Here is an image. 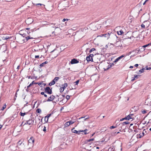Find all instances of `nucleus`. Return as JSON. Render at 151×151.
Masks as SVG:
<instances>
[{"mask_svg":"<svg viewBox=\"0 0 151 151\" xmlns=\"http://www.w3.org/2000/svg\"><path fill=\"white\" fill-rule=\"evenodd\" d=\"M111 34H113L111 33V32H108L106 34L103 35L102 36L104 37L107 38V39H108V38L109 37L110 35H111Z\"/></svg>","mask_w":151,"mask_h":151,"instance_id":"nucleus-8","label":"nucleus"},{"mask_svg":"<svg viewBox=\"0 0 151 151\" xmlns=\"http://www.w3.org/2000/svg\"><path fill=\"white\" fill-rule=\"evenodd\" d=\"M140 75H134V78L136 79H137L138 78V76H140Z\"/></svg>","mask_w":151,"mask_h":151,"instance_id":"nucleus-27","label":"nucleus"},{"mask_svg":"<svg viewBox=\"0 0 151 151\" xmlns=\"http://www.w3.org/2000/svg\"><path fill=\"white\" fill-rule=\"evenodd\" d=\"M144 24L146 25V27H147L149 26L150 24V23L149 22V21H145V22H144Z\"/></svg>","mask_w":151,"mask_h":151,"instance_id":"nucleus-18","label":"nucleus"},{"mask_svg":"<svg viewBox=\"0 0 151 151\" xmlns=\"http://www.w3.org/2000/svg\"><path fill=\"white\" fill-rule=\"evenodd\" d=\"M142 114H146L147 113L146 110H142Z\"/></svg>","mask_w":151,"mask_h":151,"instance_id":"nucleus-36","label":"nucleus"},{"mask_svg":"<svg viewBox=\"0 0 151 151\" xmlns=\"http://www.w3.org/2000/svg\"><path fill=\"white\" fill-rule=\"evenodd\" d=\"M70 124H69V122H66V123H65L64 124V126L65 127H68L70 125Z\"/></svg>","mask_w":151,"mask_h":151,"instance_id":"nucleus-21","label":"nucleus"},{"mask_svg":"<svg viewBox=\"0 0 151 151\" xmlns=\"http://www.w3.org/2000/svg\"><path fill=\"white\" fill-rule=\"evenodd\" d=\"M34 141V140L33 139V138L31 137L28 141V145H30L32 146L33 145Z\"/></svg>","mask_w":151,"mask_h":151,"instance_id":"nucleus-4","label":"nucleus"},{"mask_svg":"<svg viewBox=\"0 0 151 151\" xmlns=\"http://www.w3.org/2000/svg\"><path fill=\"white\" fill-rule=\"evenodd\" d=\"M43 131L45 132H46V129L45 126H44V128L43 129Z\"/></svg>","mask_w":151,"mask_h":151,"instance_id":"nucleus-45","label":"nucleus"},{"mask_svg":"<svg viewBox=\"0 0 151 151\" xmlns=\"http://www.w3.org/2000/svg\"><path fill=\"white\" fill-rule=\"evenodd\" d=\"M133 114H130L126 116L125 118L121 119L120 121H122L124 120H129L130 119H132V117L133 116Z\"/></svg>","mask_w":151,"mask_h":151,"instance_id":"nucleus-1","label":"nucleus"},{"mask_svg":"<svg viewBox=\"0 0 151 151\" xmlns=\"http://www.w3.org/2000/svg\"><path fill=\"white\" fill-rule=\"evenodd\" d=\"M86 60L88 62H89L91 61H93V58L91 57H90L89 55L88 56H87L86 58Z\"/></svg>","mask_w":151,"mask_h":151,"instance_id":"nucleus-13","label":"nucleus"},{"mask_svg":"<svg viewBox=\"0 0 151 151\" xmlns=\"http://www.w3.org/2000/svg\"><path fill=\"white\" fill-rule=\"evenodd\" d=\"M137 137L139 138H140L142 137H143V134H142L141 133H140L139 134V135H137Z\"/></svg>","mask_w":151,"mask_h":151,"instance_id":"nucleus-24","label":"nucleus"},{"mask_svg":"<svg viewBox=\"0 0 151 151\" xmlns=\"http://www.w3.org/2000/svg\"><path fill=\"white\" fill-rule=\"evenodd\" d=\"M60 93H62V92H63V91H64L63 90V89H62V88L61 87V88H60Z\"/></svg>","mask_w":151,"mask_h":151,"instance_id":"nucleus-44","label":"nucleus"},{"mask_svg":"<svg viewBox=\"0 0 151 151\" xmlns=\"http://www.w3.org/2000/svg\"><path fill=\"white\" fill-rule=\"evenodd\" d=\"M6 104H5L2 107L1 109V110H3L4 109L6 108Z\"/></svg>","mask_w":151,"mask_h":151,"instance_id":"nucleus-35","label":"nucleus"},{"mask_svg":"<svg viewBox=\"0 0 151 151\" xmlns=\"http://www.w3.org/2000/svg\"><path fill=\"white\" fill-rule=\"evenodd\" d=\"M68 122H69V124H70V125L72 124H73L74 123V122H72L71 121H68Z\"/></svg>","mask_w":151,"mask_h":151,"instance_id":"nucleus-41","label":"nucleus"},{"mask_svg":"<svg viewBox=\"0 0 151 151\" xmlns=\"http://www.w3.org/2000/svg\"><path fill=\"white\" fill-rule=\"evenodd\" d=\"M79 80H78L76 82H74V83H75V86H76V85L77 86V85L79 83Z\"/></svg>","mask_w":151,"mask_h":151,"instance_id":"nucleus-25","label":"nucleus"},{"mask_svg":"<svg viewBox=\"0 0 151 151\" xmlns=\"http://www.w3.org/2000/svg\"><path fill=\"white\" fill-rule=\"evenodd\" d=\"M0 38L2 40H7L8 39H9V37L5 35H1L0 36Z\"/></svg>","mask_w":151,"mask_h":151,"instance_id":"nucleus-7","label":"nucleus"},{"mask_svg":"<svg viewBox=\"0 0 151 151\" xmlns=\"http://www.w3.org/2000/svg\"><path fill=\"white\" fill-rule=\"evenodd\" d=\"M129 123V122L128 121L124 122L119 124V126L120 125L121 126L123 125H124L125 124H128Z\"/></svg>","mask_w":151,"mask_h":151,"instance_id":"nucleus-16","label":"nucleus"},{"mask_svg":"<svg viewBox=\"0 0 151 151\" xmlns=\"http://www.w3.org/2000/svg\"><path fill=\"white\" fill-rule=\"evenodd\" d=\"M26 114V113H22V112H20V114L21 116H24Z\"/></svg>","mask_w":151,"mask_h":151,"instance_id":"nucleus-26","label":"nucleus"},{"mask_svg":"<svg viewBox=\"0 0 151 151\" xmlns=\"http://www.w3.org/2000/svg\"><path fill=\"white\" fill-rule=\"evenodd\" d=\"M136 50L137 51V52H140V51L141 52V50H140V48H139L138 49H137Z\"/></svg>","mask_w":151,"mask_h":151,"instance_id":"nucleus-51","label":"nucleus"},{"mask_svg":"<svg viewBox=\"0 0 151 151\" xmlns=\"http://www.w3.org/2000/svg\"><path fill=\"white\" fill-rule=\"evenodd\" d=\"M45 92H41L40 93H41V95H44L45 94Z\"/></svg>","mask_w":151,"mask_h":151,"instance_id":"nucleus-53","label":"nucleus"},{"mask_svg":"<svg viewBox=\"0 0 151 151\" xmlns=\"http://www.w3.org/2000/svg\"><path fill=\"white\" fill-rule=\"evenodd\" d=\"M124 56L123 55H122L121 56L117 58L113 62L114 63H116L118 62L119 60L123 58Z\"/></svg>","mask_w":151,"mask_h":151,"instance_id":"nucleus-14","label":"nucleus"},{"mask_svg":"<svg viewBox=\"0 0 151 151\" xmlns=\"http://www.w3.org/2000/svg\"><path fill=\"white\" fill-rule=\"evenodd\" d=\"M55 98V97L54 96L51 95L49 97L48 99H47L46 101L48 102L52 101H53Z\"/></svg>","mask_w":151,"mask_h":151,"instance_id":"nucleus-9","label":"nucleus"},{"mask_svg":"<svg viewBox=\"0 0 151 151\" xmlns=\"http://www.w3.org/2000/svg\"><path fill=\"white\" fill-rule=\"evenodd\" d=\"M36 6H41L43 4H35Z\"/></svg>","mask_w":151,"mask_h":151,"instance_id":"nucleus-40","label":"nucleus"},{"mask_svg":"<svg viewBox=\"0 0 151 151\" xmlns=\"http://www.w3.org/2000/svg\"><path fill=\"white\" fill-rule=\"evenodd\" d=\"M45 65L44 63H43L40 65V68H41V67H43Z\"/></svg>","mask_w":151,"mask_h":151,"instance_id":"nucleus-33","label":"nucleus"},{"mask_svg":"<svg viewBox=\"0 0 151 151\" xmlns=\"http://www.w3.org/2000/svg\"><path fill=\"white\" fill-rule=\"evenodd\" d=\"M117 127L116 126H112L111 127H110V128L111 129H114V128H116Z\"/></svg>","mask_w":151,"mask_h":151,"instance_id":"nucleus-38","label":"nucleus"},{"mask_svg":"<svg viewBox=\"0 0 151 151\" xmlns=\"http://www.w3.org/2000/svg\"><path fill=\"white\" fill-rule=\"evenodd\" d=\"M20 35H21L22 36V37H25L26 36V34H24V33L23 34H20Z\"/></svg>","mask_w":151,"mask_h":151,"instance_id":"nucleus-43","label":"nucleus"},{"mask_svg":"<svg viewBox=\"0 0 151 151\" xmlns=\"http://www.w3.org/2000/svg\"><path fill=\"white\" fill-rule=\"evenodd\" d=\"M132 78V79H131V81H134V80H135V79L134 78V77H132L131 78Z\"/></svg>","mask_w":151,"mask_h":151,"instance_id":"nucleus-50","label":"nucleus"},{"mask_svg":"<svg viewBox=\"0 0 151 151\" xmlns=\"http://www.w3.org/2000/svg\"><path fill=\"white\" fill-rule=\"evenodd\" d=\"M37 78V77H35V76H32V78H32V79H35V78Z\"/></svg>","mask_w":151,"mask_h":151,"instance_id":"nucleus-56","label":"nucleus"},{"mask_svg":"<svg viewBox=\"0 0 151 151\" xmlns=\"http://www.w3.org/2000/svg\"><path fill=\"white\" fill-rule=\"evenodd\" d=\"M39 55H35V58H39Z\"/></svg>","mask_w":151,"mask_h":151,"instance_id":"nucleus-54","label":"nucleus"},{"mask_svg":"<svg viewBox=\"0 0 151 151\" xmlns=\"http://www.w3.org/2000/svg\"><path fill=\"white\" fill-rule=\"evenodd\" d=\"M58 79L59 77H56L53 80L54 81L55 83V81H58Z\"/></svg>","mask_w":151,"mask_h":151,"instance_id":"nucleus-22","label":"nucleus"},{"mask_svg":"<svg viewBox=\"0 0 151 151\" xmlns=\"http://www.w3.org/2000/svg\"><path fill=\"white\" fill-rule=\"evenodd\" d=\"M68 19H63L62 21H63V22H65V21H66V20L68 21Z\"/></svg>","mask_w":151,"mask_h":151,"instance_id":"nucleus-49","label":"nucleus"},{"mask_svg":"<svg viewBox=\"0 0 151 151\" xmlns=\"http://www.w3.org/2000/svg\"><path fill=\"white\" fill-rule=\"evenodd\" d=\"M45 93H47L49 94H51L52 93V89H50L49 87H47L45 89Z\"/></svg>","mask_w":151,"mask_h":151,"instance_id":"nucleus-2","label":"nucleus"},{"mask_svg":"<svg viewBox=\"0 0 151 151\" xmlns=\"http://www.w3.org/2000/svg\"><path fill=\"white\" fill-rule=\"evenodd\" d=\"M34 81H33L30 84L27 86V88H29L30 86H32L34 83Z\"/></svg>","mask_w":151,"mask_h":151,"instance_id":"nucleus-28","label":"nucleus"},{"mask_svg":"<svg viewBox=\"0 0 151 151\" xmlns=\"http://www.w3.org/2000/svg\"><path fill=\"white\" fill-rule=\"evenodd\" d=\"M94 140V138H92L91 139H88V140H87V142H90L91 141H93Z\"/></svg>","mask_w":151,"mask_h":151,"instance_id":"nucleus-42","label":"nucleus"},{"mask_svg":"<svg viewBox=\"0 0 151 151\" xmlns=\"http://www.w3.org/2000/svg\"><path fill=\"white\" fill-rule=\"evenodd\" d=\"M139 32L137 31L133 32L132 33V36L134 38H137L139 37Z\"/></svg>","mask_w":151,"mask_h":151,"instance_id":"nucleus-5","label":"nucleus"},{"mask_svg":"<svg viewBox=\"0 0 151 151\" xmlns=\"http://www.w3.org/2000/svg\"><path fill=\"white\" fill-rule=\"evenodd\" d=\"M145 70V68H143L142 69H140V70H139L138 72H136V73L137 74H140L142 73H143L144 71Z\"/></svg>","mask_w":151,"mask_h":151,"instance_id":"nucleus-17","label":"nucleus"},{"mask_svg":"<svg viewBox=\"0 0 151 151\" xmlns=\"http://www.w3.org/2000/svg\"><path fill=\"white\" fill-rule=\"evenodd\" d=\"M34 38L32 37H30V36H27V37H25V39H23V41L24 42H27L29 39H33Z\"/></svg>","mask_w":151,"mask_h":151,"instance_id":"nucleus-12","label":"nucleus"},{"mask_svg":"<svg viewBox=\"0 0 151 151\" xmlns=\"http://www.w3.org/2000/svg\"><path fill=\"white\" fill-rule=\"evenodd\" d=\"M114 64L113 63H111V65H110V67H113V66H114Z\"/></svg>","mask_w":151,"mask_h":151,"instance_id":"nucleus-48","label":"nucleus"},{"mask_svg":"<svg viewBox=\"0 0 151 151\" xmlns=\"http://www.w3.org/2000/svg\"><path fill=\"white\" fill-rule=\"evenodd\" d=\"M44 65H45V64H47L48 63V62L47 61H46L44 62L43 63Z\"/></svg>","mask_w":151,"mask_h":151,"instance_id":"nucleus-55","label":"nucleus"},{"mask_svg":"<svg viewBox=\"0 0 151 151\" xmlns=\"http://www.w3.org/2000/svg\"><path fill=\"white\" fill-rule=\"evenodd\" d=\"M88 129H86L84 130H81V132H86V131H88Z\"/></svg>","mask_w":151,"mask_h":151,"instance_id":"nucleus-46","label":"nucleus"},{"mask_svg":"<svg viewBox=\"0 0 151 151\" xmlns=\"http://www.w3.org/2000/svg\"><path fill=\"white\" fill-rule=\"evenodd\" d=\"M31 77L30 76H27V78H28V79H30V78Z\"/></svg>","mask_w":151,"mask_h":151,"instance_id":"nucleus-60","label":"nucleus"},{"mask_svg":"<svg viewBox=\"0 0 151 151\" xmlns=\"http://www.w3.org/2000/svg\"><path fill=\"white\" fill-rule=\"evenodd\" d=\"M33 22V19L31 18H28L26 20V23L28 24H31Z\"/></svg>","mask_w":151,"mask_h":151,"instance_id":"nucleus-3","label":"nucleus"},{"mask_svg":"<svg viewBox=\"0 0 151 151\" xmlns=\"http://www.w3.org/2000/svg\"><path fill=\"white\" fill-rule=\"evenodd\" d=\"M66 99L67 100H68L70 98V96L68 95H67L66 96Z\"/></svg>","mask_w":151,"mask_h":151,"instance_id":"nucleus-39","label":"nucleus"},{"mask_svg":"<svg viewBox=\"0 0 151 151\" xmlns=\"http://www.w3.org/2000/svg\"><path fill=\"white\" fill-rule=\"evenodd\" d=\"M55 83V82L53 80L52 81H51L50 83L49 84V86H52V85H54Z\"/></svg>","mask_w":151,"mask_h":151,"instance_id":"nucleus-20","label":"nucleus"},{"mask_svg":"<svg viewBox=\"0 0 151 151\" xmlns=\"http://www.w3.org/2000/svg\"><path fill=\"white\" fill-rule=\"evenodd\" d=\"M52 113L48 114L45 117V121L46 122H47L48 121V118L51 115Z\"/></svg>","mask_w":151,"mask_h":151,"instance_id":"nucleus-15","label":"nucleus"},{"mask_svg":"<svg viewBox=\"0 0 151 151\" xmlns=\"http://www.w3.org/2000/svg\"><path fill=\"white\" fill-rule=\"evenodd\" d=\"M117 33L119 35H122L124 33V32L121 29L119 31H117Z\"/></svg>","mask_w":151,"mask_h":151,"instance_id":"nucleus-19","label":"nucleus"},{"mask_svg":"<svg viewBox=\"0 0 151 151\" xmlns=\"http://www.w3.org/2000/svg\"><path fill=\"white\" fill-rule=\"evenodd\" d=\"M138 65H138V64H135V65H134V66H135V67H138Z\"/></svg>","mask_w":151,"mask_h":151,"instance_id":"nucleus-58","label":"nucleus"},{"mask_svg":"<svg viewBox=\"0 0 151 151\" xmlns=\"http://www.w3.org/2000/svg\"><path fill=\"white\" fill-rule=\"evenodd\" d=\"M146 68H145V70H149L150 69H151V67H145Z\"/></svg>","mask_w":151,"mask_h":151,"instance_id":"nucleus-37","label":"nucleus"},{"mask_svg":"<svg viewBox=\"0 0 151 151\" xmlns=\"http://www.w3.org/2000/svg\"><path fill=\"white\" fill-rule=\"evenodd\" d=\"M34 119H29L27 121V123L29 125H30L31 124H33L34 123Z\"/></svg>","mask_w":151,"mask_h":151,"instance_id":"nucleus-10","label":"nucleus"},{"mask_svg":"<svg viewBox=\"0 0 151 151\" xmlns=\"http://www.w3.org/2000/svg\"><path fill=\"white\" fill-rule=\"evenodd\" d=\"M61 88H62V89H63V90H64L66 88V87H64V86H63V87Z\"/></svg>","mask_w":151,"mask_h":151,"instance_id":"nucleus-59","label":"nucleus"},{"mask_svg":"<svg viewBox=\"0 0 151 151\" xmlns=\"http://www.w3.org/2000/svg\"><path fill=\"white\" fill-rule=\"evenodd\" d=\"M149 44H147V45H143V46H142V47H143V49L142 50H145V49H144V48L146 47H147V46H148V45H149Z\"/></svg>","mask_w":151,"mask_h":151,"instance_id":"nucleus-29","label":"nucleus"},{"mask_svg":"<svg viewBox=\"0 0 151 151\" xmlns=\"http://www.w3.org/2000/svg\"><path fill=\"white\" fill-rule=\"evenodd\" d=\"M22 143V142L21 141V140L19 141L17 143L18 145H21V144Z\"/></svg>","mask_w":151,"mask_h":151,"instance_id":"nucleus-34","label":"nucleus"},{"mask_svg":"<svg viewBox=\"0 0 151 151\" xmlns=\"http://www.w3.org/2000/svg\"><path fill=\"white\" fill-rule=\"evenodd\" d=\"M86 117V116H84V117H81V118H79V119H82V118H84L85 117Z\"/></svg>","mask_w":151,"mask_h":151,"instance_id":"nucleus-57","label":"nucleus"},{"mask_svg":"<svg viewBox=\"0 0 151 151\" xmlns=\"http://www.w3.org/2000/svg\"><path fill=\"white\" fill-rule=\"evenodd\" d=\"M36 112L38 113H40L41 112V110L40 109H37Z\"/></svg>","mask_w":151,"mask_h":151,"instance_id":"nucleus-23","label":"nucleus"},{"mask_svg":"<svg viewBox=\"0 0 151 151\" xmlns=\"http://www.w3.org/2000/svg\"><path fill=\"white\" fill-rule=\"evenodd\" d=\"M141 27L142 28H145L146 27V25L144 24V23L143 24H142L141 25Z\"/></svg>","mask_w":151,"mask_h":151,"instance_id":"nucleus-32","label":"nucleus"},{"mask_svg":"<svg viewBox=\"0 0 151 151\" xmlns=\"http://www.w3.org/2000/svg\"><path fill=\"white\" fill-rule=\"evenodd\" d=\"M2 125H0V129L2 128Z\"/></svg>","mask_w":151,"mask_h":151,"instance_id":"nucleus-62","label":"nucleus"},{"mask_svg":"<svg viewBox=\"0 0 151 151\" xmlns=\"http://www.w3.org/2000/svg\"><path fill=\"white\" fill-rule=\"evenodd\" d=\"M74 128L72 129H71V131L73 133H74L76 134H79L80 133V132H81V130H80L79 131H77L76 130H74Z\"/></svg>","mask_w":151,"mask_h":151,"instance_id":"nucleus-11","label":"nucleus"},{"mask_svg":"<svg viewBox=\"0 0 151 151\" xmlns=\"http://www.w3.org/2000/svg\"><path fill=\"white\" fill-rule=\"evenodd\" d=\"M78 63L79 61L75 58L72 59L70 62V63L71 64H76Z\"/></svg>","mask_w":151,"mask_h":151,"instance_id":"nucleus-6","label":"nucleus"},{"mask_svg":"<svg viewBox=\"0 0 151 151\" xmlns=\"http://www.w3.org/2000/svg\"><path fill=\"white\" fill-rule=\"evenodd\" d=\"M34 83L35 84H38V85L40 86L41 87H42V86H40L41 85V84H42V83Z\"/></svg>","mask_w":151,"mask_h":151,"instance_id":"nucleus-47","label":"nucleus"},{"mask_svg":"<svg viewBox=\"0 0 151 151\" xmlns=\"http://www.w3.org/2000/svg\"><path fill=\"white\" fill-rule=\"evenodd\" d=\"M110 65H108V68H107V69H109V68H111V67H110Z\"/></svg>","mask_w":151,"mask_h":151,"instance_id":"nucleus-61","label":"nucleus"},{"mask_svg":"<svg viewBox=\"0 0 151 151\" xmlns=\"http://www.w3.org/2000/svg\"><path fill=\"white\" fill-rule=\"evenodd\" d=\"M26 91H27V92H28V91H29L28 88H27L26 89Z\"/></svg>","mask_w":151,"mask_h":151,"instance_id":"nucleus-64","label":"nucleus"},{"mask_svg":"<svg viewBox=\"0 0 151 151\" xmlns=\"http://www.w3.org/2000/svg\"><path fill=\"white\" fill-rule=\"evenodd\" d=\"M44 95V96L45 97H47V95H46V94H45Z\"/></svg>","mask_w":151,"mask_h":151,"instance_id":"nucleus-63","label":"nucleus"},{"mask_svg":"<svg viewBox=\"0 0 151 151\" xmlns=\"http://www.w3.org/2000/svg\"><path fill=\"white\" fill-rule=\"evenodd\" d=\"M95 50H96V49L95 48H93L91 49V50H90L89 52L91 53L93 51Z\"/></svg>","mask_w":151,"mask_h":151,"instance_id":"nucleus-31","label":"nucleus"},{"mask_svg":"<svg viewBox=\"0 0 151 151\" xmlns=\"http://www.w3.org/2000/svg\"><path fill=\"white\" fill-rule=\"evenodd\" d=\"M63 86H64V87H67L68 86V84L67 83H64L62 85Z\"/></svg>","mask_w":151,"mask_h":151,"instance_id":"nucleus-30","label":"nucleus"},{"mask_svg":"<svg viewBox=\"0 0 151 151\" xmlns=\"http://www.w3.org/2000/svg\"><path fill=\"white\" fill-rule=\"evenodd\" d=\"M90 57H91L92 58L93 56L94 55L93 54H91L89 55Z\"/></svg>","mask_w":151,"mask_h":151,"instance_id":"nucleus-52","label":"nucleus"}]
</instances>
